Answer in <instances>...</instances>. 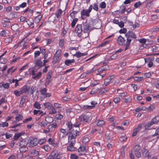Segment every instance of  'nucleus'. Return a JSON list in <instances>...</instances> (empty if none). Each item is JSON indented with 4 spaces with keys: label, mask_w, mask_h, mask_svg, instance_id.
Returning a JSON list of instances; mask_svg holds the SVG:
<instances>
[{
    "label": "nucleus",
    "mask_w": 159,
    "mask_h": 159,
    "mask_svg": "<svg viewBox=\"0 0 159 159\" xmlns=\"http://www.w3.org/2000/svg\"><path fill=\"white\" fill-rule=\"evenodd\" d=\"M29 71L30 74L32 75V78L34 80H36L39 79L42 75V73L41 72H39L36 73L37 70H35V68L34 67L30 68L29 69Z\"/></svg>",
    "instance_id": "1"
},
{
    "label": "nucleus",
    "mask_w": 159,
    "mask_h": 159,
    "mask_svg": "<svg viewBox=\"0 0 159 159\" xmlns=\"http://www.w3.org/2000/svg\"><path fill=\"white\" fill-rule=\"evenodd\" d=\"M80 134L79 131L73 129L71 132L69 131L68 136V140H75L76 137L79 136Z\"/></svg>",
    "instance_id": "2"
},
{
    "label": "nucleus",
    "mask_w": 159,
    "mask_h": 159,
    "mask_svg": "<svg viewBox=\"0 0 159 159\" xmlns=\"http://www.w3.org/2000/svg\"><path fill=\"white\" fill-rule=\"evenodd\" d=\"M82 27L83 32L84 33H87L89 34V33L92 30L91 27L89 23L87 21L85 23H83Z\"/></svg>",
    "instance_id": "3"
},
{
    "label": "nucleus",
    "mask_w": 159,
    "mask_h": 159,
    "mask_svg": "<svg viewBox=\"0 0 159 159\" xmlns=\"http://www.w3.org/2000/svg\"><path fill=\"white\" fill-rule=\"evenodd\" d=\"M79 118L81 121L86 122L90 121L92 118L90 114H83Z\"/></svg>",
    "instance_id": "4"
},
{
    "label": "nucleus",
    "mask_w": 159,
    "mask_h": 159,
    "mask_svg": "<svg viewBox=\"0 0 159 159\" xmlns=\"http://www.w3.org/2000/svg\"><path fill=\"white\" fill-rule=\"evenodd\" d=\"M68 142L70 143V145L67 147V149L70 151H76L77 149L74 147V145L76 143L75 140H68Z\"/></svg>",
    "instance_id": "5"
},
{
    "label": "nucleus",
    "mask_w": 159,
    "mask_h": 159,
    "mask_svg": "<svg viewBox=\"0 0 159 159\" xmlns=\"http://www.w3.org/2000/svg\"><path fill=\"white\" fill-rule=\"evenodd\" d=\"M75 32L77 34V36L79 37H80L82 36V32H83V29L82 25H77L76 26L75 30Z\"/></svg>",
    "instance_id": "6"
},
{
    "label": "nucleus",
    "mask_w": 159,
    "mask_h": 159,
    "mask_svg": "<svg viewBox=\"0 0 159 159\" xmlns=\"http://www.w3.org/2000/svg\"><path fill=\"white\" fill-rule=\"evenodd\" d=\"M27 42L23 40L19 42L18 44L15 45V46H17L18 47H22L21 48L24 50L27 48Z\"/></svg>",
    "instance_id": "7"
},
{
    "label": "nucleus",
    "mask_w": 159,
    "mask_h": 159,
    "mask_svg": "<svg viewBox=\"0 0 159 159\" xmlns=\"http://www.w3.org/2000/svg\"><path fill=\"white\" fill-rule=\"evenodd\" d=\"M34 66L37 67L38 69H40L44 66L43 62L41 61V59H37L34 61Z\"/></svg>",
    "instance_id": "8"
},
{
    "label": "nucleus",
    "mask_w": 159,
    "mask_h": 159,
    "mask_svg": "<svg viewBox=\"0 0 159 159\" xmlns=\"http://www.w3.org/2000/svg\"><path fill=\"white\" fill-rule=\"evenodd\" d=\"M127 41L126 43V46L125 48V50H126L127 49H128L130 46V43L131 42L132 39H134V38L132 37H130V36L129 35L127 36H125Z\"/></svg>",
    "instance_id": "9"
},
{
    "label": "nucleus",
    "mask_w": 159,
    "mask_h": 159,
    "mask_svg": "<svg viewBox=\"0 0 159 159\" xmlns=\"http://www.w3.org/2000/svg\"><path fill=\"white\" fill-rule=\"evenodd\" d=\"M125 40L124 38L121 36L120 35L117 39V42L118 44L120 45H125L126 46V43H125Z\"/></svg>",
    "instance_id": "10"
},
{
    "label": "nucleus",
    "mask_w": 159,
    "mask_h": 159,
    "mask_svg": "<svg viewBox=\"0 0 159 159\" xmlns=\"http://www.w3.org/2000/svg\"><path fill=\"white\" fill-rule=\"evenodd\" d=\"M38 143V139L37 138H32L30 142V147H33L36 146Z\"/></svg>",
    "instance_id": "11"
},
{
    "label": "nucleus",
    "mask_w": 159,
    "mask_h": 159,
    "mask_svg": "<svg viewBox=\"0 0 159 159\" xmlns=\"http://www.w3.org/2000/svg\"><path fill=\"white\" fill-rule=\"evenodd\" d=\"M103 64L104 65L102 66L99 68L98 69V72H100L102 71H106V70H108L109 69V66L106 64V63H103Z\"/></svg>",
    "instance_id": "12"
},
{
    "label": "nucleus",
    "mask_w": 159,
    "mask_h": 159,
    "mask_svg": "<svg viewBox=\"0 0 159 159\" xmlns=\"http://www.w3.org/2000/svg\"><path fill=\"white\" fill-rule=\"evenodd\" d=\"M19 26L17 24H15L12 25L11 26V29L14 31L18 33L20 32L19 30Z\"/></svg>",
    "instance_id": "13"
},
{
    "label": "nucleus",
    "mask_w": 159,
    "mask_h": 159,
    "mask_svg": "<svg viewBox=\"0 0 159 159\" xmlns=\"http://www.w3.org/2000/svg\"><path fill=\"white\" fill-rule=\"evenodd\" d=\"M2 20L4 21L2 24L4 27H7L9 25L11 22L10 19L7 18H4Z\"/></svg>",
    "instance_id": "14"
},
{
    "label": "nucleus",
    "mask_w": 159,
    "mask_h": 159,
    "mask_svg": "<svg viewBox=\"0 0 159 159\" xmlns=\"http://www.w3.org/2000/svg\"><path fill=\"white\" fill-rule=\"evenodd\" d=\"M58 126V124L56 123H53L52 124L49 125L48 126V129L51 130V132L54 131L55 128Z\"/></svg>",
    "instance_id": "15"
},
{
    "label": "nucleus",
    "mask_w": 159,
    "mask_h": 159,
    "mask_svg": "<svg viewBox=\"0 0 159 159\" xmlns=\"http://www.w3.org/2000/svg\"><path fill=\"white\" fill-rule=\"evenodd\" d=\"M30 154L33 157H37L39 154V151L36 149H33L30 151Z\"/></svg>",
    "instance_id": "16"
},
{
    "label": "nucleus",
    "mask_w": 159,
    "mask_h": 159,
    "mask_svg": "<svg viewBox=\"0 0 159 159\" xmlns=\"http://www.w3.org/2000/svg\"><path fill=\"white\" fill-rule=\"evenodd\" d=\"M30 90V86L27 85H25L21 89V92L22 93H26L29 91Z\"/></svg>",
    "instance_id": "17"
},
{
    "label": "nucleus",
    "mask_w": 159,
    "mask_h": 159,
    "mask_svg": "<svg viewBox=\"0 0 159 159\" xmlns=\"http://www.w3.org/2000/svg\"><path fill=\"white\" fill-rule=\"evenodd\" d=\"M78 151L79 152H87L85 146L84 145H81L78 149Z\"/></svg>",
    "instance_id": "18"
},
{
    "label": "nucleus",
    "mask_w": 159,
    "mask_h": 159,
    "mask_svg": "<svg viewBox=\"0 0 159 159\" xmlns=\"http://www.w3.org/2000/svg\"><path fill=\"white\" fill-rule=\"evenodd\" d=\"M128 35H129V36L130 37H133L134 39L137 38L136 34L134 33L133 32L131 31H128L125 34V36H128Z\"/></svg>",
    "instance_id": "19"
},
{
    "label": "nucleus",
    "mask_w": 159,
    "mask_h": 159,
    "mask_svg": "<svg viewBox=\"0 0 159 159\" xmlns=\"http://www.w3.org/2000/svg\"><path fill=\"white\" fill-rule=\"evenodd\" d=\"M28 143V142L25 140H20V142L19 143V145L20 147H25L27 145Z\"/></svg>",
    "instance_id": "20"
},
{
    "label": "nucleus",
    "mask_w": 159,
    "mask_h": 159,
    "mask_svg": "<svg viewBox=\"0 0 159 159\" xmlns=\"http://www.w3.org/2000/svg\"><path fill=\"white\" fill-rule=\"evenodd\" d=\"M15 34H14L11 37H9L5 39L4 40V41L6 43H9L11 42L13 38L15 37Z\"/></svg>",
    "instance_id": "21"
},
{
    "label": "nucleus",
    "mask_w": 159,
    "mask_h": 159,
    "mask_svg": "<svg viewBox=\"0 0 159 159\" xmlns=\"http://www.w3.org/2000/svg\"><path fill=\"white\" fill-rule=\"evenodd\" d=\"M45 120L48 124L52 122L53 121V119L52 117L48 116L45 118Z\"/></svg>",
    "instance_id": "22"
},
{
    "label": "nucleus",
    "mask_w": 159,
    "mask_h": 159,
    "mask_svg": "<svg viewBox=\"0 0 159 159\" xmlns=\"http://www.w3.org/2000/svg\"><path fill=\"white\" fill-rule=\"evenodd\" d=\"M66 125L67 126V127L68 128L69 131H71L73 126V124L71 121H66Z\"/></svg>",
    "instance_id": "23"
},
{
    "label": "nucleus",
    "mask_w": 159,
    "mask_h": 159,
    "mask_svg": "<svg viewBox=\"0 0 159 159\" xmlns=\"http://www.w3.org/2000/svg\"><path fill=\"white\" fill-rule=\"evenodd\" d=\"M7 52V51H6L3 54L1 55L0 56V62L1 63L5 64L7 62V59L5 58L2 57Z\"/></svg>",
    "instance_id": "24"
},
{
    "label": "nucleus",
    "mask_w": 159,
    "mask_h": 159,
    "mask_svg": "<svg viewBox=\"0 0 159 159\" xmlns=\"http://www.w3.org/2000/svg\"><path fill=\"white\" fill-rule=\"evenodd\" d=\"M81 16H86L87 17L89 16V13L88 12L87 10L84 9L82 10L81 12Z\"/></svg>",
    "instance_id": "25"
},
{
    "label": "nucleus",
    "mask_w": 159,
    "mask_h": 159,
    "mask_svg": "<svg viewBox=\"0 0 159 159\" xmlns=\"http://www.w3.org/2000/svg\"><path fill=\"white\" fill-rule=\"evenodd\" d=\"M87 55V53H82L80 52H78L74 55V56L76 57H80L86 55Z\"/></svg>",
    "instance_id": "26"
},
{
    "label": "nucleus",
    "mask_w": 159,
    "mask_h": 159,
    "mask_svg": "<svg viewBox=\"0 0 159 159\" xmlns=\"http://www.w3.org/2000/svg\"><path fill=\"white\" fill-rule=\"evenodd\" d=\"M75 61L74 59L71 60H66L65 61V64L67 66H69L72 63H74Z\"/></svg>",
    "instance_id": "27"
},
{
    "label": "nucleus",
    "mask_w": 159,
    "mask_h": 159,
    "mask_svg": "<svg viewBox=\"0 0 159 159\" xmlns=\"http://www.w3.org/2000/svg\"><path fill=\"white\" fill-rule=\"evenodd\" d=\"M45 107L48 109H50L52 107V105L49 102H46L44 103Z\"/></svg>",
    "instance_id": "28"
},
{
    "label": "nucleus",
    "mask_w": 159,
    "mask_h": 159,
    "mask_svg": "<svg viewBox=\"0 0 159 159\" xmlns=\"http://www.w3.org/2000/svg\"><path fill=\"white\" fill-rule=\"evenodd\" d=\"M60 131L63 134L62 137L66 136L67 135H69V132H67L66 129H60Z\"/></svg>",
    "instance_id": "29"
},
{
    "label": "nucleus",
    "mask_w": 159,
    "mask_h": 159,
    "mask_svg": "<svg viewBox=\"0 0 159 159\" xmlns=\"http://www.w3.org/2000/svg\"><path fill=\"white\" fill-rule=\"evenodd\" d=\"M42 16L41 15H38L35 17L34 20V22L36 23H39L41 19H42Z\"/></svg>",
    "instance_id": "30"
},
{
    "label": "nucleus",
    "mask_w": 159,
    "mask_h": 159,
    "mask_svg": "<svg viewBox=\"0 0 159 159\" xmlns=\"http://www.w3.org/2000/svg\"><path fill=\"white\" fill-rule=\"evenodd\" d=\"M143 156L145 157L149 158L151 157V156L149 155V153L148 151H146V150H145L143 152Z\"/></svg>",
    "instance_id": "31"
},
{
    "label": "nucleus",
    "mask_w": 159,
    "mask_h": 159,
    "mask_svg": "<svg viewBox=\"0 0 159 159\" xmlns=\"http://www.w3.org/2000/svg\"><path fill=\"white\" fill-rule=\"evenodd\" d=\"M152 120V122L155 124H156L159 121V116H156L154 118H153Z\"/></svg>",
    "instance_id": "32"
},
{
    "label": "nucleus",
    "mask_w": 159,
    "mask_h": 159,
    "mask_svg": "<svg viewBox=\"0 0 159 159\" xmlns=\"http://www.w3.org/2000/svg\"><path fill=\"white\" fill-rule=\"evenodd\" d=\"M26 22L27 23L28 25L32 28H33L34 27V23L33 21H31L30 20L28 19L26 21Z\"/></svg>",
    "instance_id": "33"
},
{
    "label": "nucleus",
    "mask_w": 159,
    "mask_h": 159,
    "mask_svg": "<svg viewBox=\"0 0 159 159\" xmlns=\"http://www.w3.org/2000/svg\"><path fill=\"white\" fill-rule=\"evenodd\" d=\"M19 150L21 152L23 153L27 151L28 148L26 147H20L19 148Z\"/></svg>",
    "instance_id": "34"
},
{
    "label": "nucleus",
    "mask_w": 159,
    "mask_h": 159,
    "mask_svg": "<svg viewBox=\"0 0 159 159\" xmlns=\"http://www.w3.org/2000/svg\"><path fill=\"white\" fill-rule=\"evenodd\" d=\"M62 13V11L61 9H58L55 13L56 17L58 18Z\"/></svg>",
    "instance_id": "35"
},
{
    "label": "nucleus",
    "mask_w": 159,
    "mask_h": 159,
    "mask_svg": "<svg viewBox=\"0 0 159 159\" xmlns=\"http://www.w3.org/2000/svg\"><path fill=\"white\" fill-rule=\"evenodd\" d=\"M153 124H154L152 122V121L148 123L145 126V129H148Z\"/></svg>",
    "instance_id": "36"
},
{
    "label": "nucleus",
    "mask_w": 159,
    "mask_h": 159,
    "mask_svg": "<svg viewBox=\"0 0 159 159\" xmlns=\"http://www.w3.org/2000/svg\"><path fill=\"white\" fill-rule=\"evenodd\" d=\"M43 113V111H41L40 110H34V115H36L39 116L41 115L42 116L44 114H42Z\"/></svg>",
    "instance_id": "37"
},
{
    "label": "nucleus",
    "mask_w": 159,
    "mask_h": 159,
    "mask_svg": "<svg viewBox=\"0 0 159 159\" xmlns=\"http://www.w3.org/2000/svg\"><path fill=\"white\" fill-rule=\"evenodd\" d=\"M2 87H3L5 89H8L10 86L9 83H5L4 82L1 83Z\"/></svg>",
    "instance_id": "38"
},
{
    "label": "nucleus",
    "mask_w": 159,
    "mask_h": 159,
    "mask_svg": "<svg viewBox=\"0 0 159 159\" xmlns=\"http://www.w3.org/2000/svg\"><path fill=\"white\" fill-rule=\"evenodd\" d=\"M59 57H57L55 56L54 55V57L53 58V59H52V63H53V64H54L57 63L59 60Z\"/></svg>",
    "instance_id": "39"
},
{
    "label": "nucleus",
    "mask_w": 159,
    "mask_h": 159,
    "mask_svg": "<svg viewBox=\"0 0 159 159\" xmlns=\"http://www.w3.org/2000/svg\"><path fill=\"white\" fill-rule=\"evenodd\" d=\"M38 124L39 126H40L41 127H45L47 125V123L43 121H39L38 122Z\"/></svg>",
    "instance_id": "40"
},
{
    "label": "nucleus",
    "mask_w": 159,
    "mask_h": 159,
    "mask_svg": "<svg viewBox=\"0 0 159 159\" xmlns=\"http://www.w3.org/2000/svg\"><path fill=\"white\" fill-rule=\"evenodd\" d=\"M40 52L42 55L47 53L45 48L44 47H41L39 48Z\"/></svg>",
    "instance_id": "41"
},
{
    "label": "nucleus",
    "mask_w": 159,
    "mask_h": 159,
    "mask_svg": "<svg viewBox=\"0 0 159 159\" xmlns=\"http://www.w3.org/2000/svg\"><path fill=\"white\" fill-rule=\"evenodd\" d=\"M78 18L74 19L72 21L71 23V26L72 28H73L75 26L76 23L78 21Z\"/></svg>",
    "instance_id": "42"
},
{
    "label": "nucleus",
    "mask_w": 159,
    "mask_h": 159,
    "mask_svg": "<svg viewBox=\"0 0 159 159\" xmlns=\"http://www.w3.org/2000/svg\"><path fill=\"white\" fill-rule=\"evenodd\" d=\"M21 135V133L15 134L14 137L13 139L14 140H17L20 137Z\"/></svg>",
    "instance_id": "43"
},
{
    "label": "nucleus",
    "mask_w": 159,
    "mask_h": 159,
    "mask_svg": "<svg viewBox=\"0 0 159 159\" xmlns=\"http://www.w3.org/2000/svg\"><path fill=\"white\" fill-rule=\"evenodd\" d=\"M52 70H50L48 73V74L46 77V80H50L51 79L52 77Z\"/></svg>",
    "instance_id": "44"
},
{
    "label": "nucleus",
    "mask_w": 159,
    "mask_h": 159,
    "mask_svg": "<svg viewBox=\"0 0 159 159\" xmlns=\"http://www.w3.org/2000/svg\"><path fill=\"white\" fill-rule=\"evenodd\" d=\"M34 106L35 108L40 109L41 107H40V105L38 102H36L34 105Z\"/></svg>",
    "instance_id": "45"
},
{
    "label": "nucleus",
    "mask_w": 159,
    "mask_h": 159,
    "mask_svg": "<svg viewBox=\"0 0 159 159\" xmlns=\"http://www.w3.org/2000/svg\"><path fill=\"white\" fill-rule=\"evenodd\" d=\"M111 81V79H109V78L106 79L104 80V85H105L106 86H107L110 84Z\"/></svg>",
    "instance_id": "46"
},
{
    "label": "nucleus",
    "mask_w": 159,
    "mask_h": 159,
    "mask_svg": "<svg viewBox=\"0 0 159 159\" xmlns=\"http://www.w3.org/2000/svg\"><path fill=\"white\" fill-rule=\"evenodd\" d=\"M105 124V122L104 120H98L97 123V125L98 126H102Z\"/></svg>",
    "instance_id": "47"
},
{
    "label": "nucleus",
    "mask_w": 159,
    "mask_h": 159,
    "mask_svg": "<svg viewBox=\"0 0 159 159\" xmlns=\"http://www.w3.org/2000/svg\"><path fill=\"white\" fill-rule=\"evenodd\" d=\"M23 118V116L19 114L17 116H16L15 117V119L17 121H19L22 120Z\"/></svg>",
    "instance_id": "48"
},
{
    "label": "nucleus",
    "mask_w": 159,
    "mask_h": 159,
    "mask_svg": "<svg viewBox=\"0 0 159 159\" xmlns=\"http://www.w3.org/2000/svg\"><path fill=\"white\" fill-rule=\"evenodd\" d=\"M141 147L139 145H136L134 147L133 150L134 152H136L139 151Z\"/></svg>",
    "instance_id": "49"
},
{
    "label": "nucleus",
    "mask_w": 159,
    "mask_h": 159,
    "mask_svg": "<svg viewBox=\"0 0 159 159\" xmlns=\"http://www.w3.org/2000/svg\"><path fill=\"white\" fill-rule=\"evenodd\" d=\"M25 101V98H24V97H22V98H21L20 102V107H22L23 104L24 103Z\"/></svg>",
    "instance_id": "50"
},
{
    "label": "nucleus",
    "mask_w": 159,
    "mask_h": 159,
    "mask_svg": "<svg viewBox=\"0 0 159 159\" xmlns=\"http://www.w3.org/2000/svg\"><path fill=\"white\" fill-rule=\"evenodd\" d=\"M8 124L6 122H2L0 123V127L8 126Z\"/></svg>",
    "instance_id": "51"
},
{
    "label": "nucleus",
    "mask_w": 159,
    "mask_h": 159,
    "mask_svg": "<svg viewBox=\"0 0 159 159\" xmlns=\"http://www.w3.org/2000/svg\"><path fill=\"white\" fill-rule=\"evenodd\" d=\"M14 93L16 96L18 97L20 96L21 94L22 93L21 92L20 89V91L17 90H15L14 92Z\"/></svg>",
    "instance_id": "52"
},
{
    "label": "nucleus",
    "mask_w": 159,
    "mask_h": 159,
    "mask_svg": "<svg viewBox=\"0 0 159 159\" xmlns=\"http://www.w3.org/2000/svg\"><path fill=\"white\" fill-rule=\"evenodd\" d=\"M30 90H29V91L28 92V93L29 94H32L34 93V92L35 90L34 89V87H30Z\"/></svg>",
    "instance_id": "53"
},
{
    "label": "nucleus",
    "mask_w": 159,
    "mask_h": 159,
    "mask_svg": "<svg viewBox=\"0 0 159 159\" xmlns=\"http://www.w3.org/2000/svg\"><path fill=\"white\" fill-rule=\"evenodd\" d=\"M13 68V67H12L8 69L7 71V74H9L11 71V74H12L16 70V68H15V69H14L12 70Z\"/></svg>",
    "instance_id": "54"
},
{
    "label": "nucleus",
    "mask_w": 159,
    "mask_h": 159,
    "mask_svg": "<svg viewBox=\"0 0 159 159\" xmlns=\"http://www.w3.org/2000/svg\"><path fill=\"white\" fill-rule=\"evenodd\" d=\"M50 109H51V110L50 111V114H54L56 113L57 111L56 109L53 106Z\"/></svg>",
    "instance_id": "55"
},
{
    "label": "nucleus",
    "mask_w": 159,
    "mask_h": 159,
    "mask_svg": "<svg viewBox=\"0 0 159 159\" xmlns=\"http://www.w3.org/2000/svg\"><path fill=\"white\" fill-rule=\"evenodd\" d=\"M64 44V39H61L59 42V45L60 47H62Z\"/></svg>",
    "instance_id": "56"
},
{
    "label": "nucleus",
    "mask_w": 159,
    "mask_h": 159,
    "mask_svg": "<svg viewBox=\"0 0 159 159\" xmlns=\"http://www.w3.org/2000/svg\"><path fill=\"white\" fill-rule=\"evenodd\" d=\"M47 91V89L46 88H44L40 90V92L41 93V94L43 95H44L45 94Z\"/></svg>",
    "instance_id": "57"
},
{
    "label": "nucleus",
    "mask_w": 159,
    "mask_h": 159,
    "mask_svg": "<svg viewBox=\"0 0 159 159\" xmlns=\"http://www.w3.org/2000/svg\"><path fill=\"white\" fill-rule=\"evenodd\" d=\"M77 12L76 11H73L70 14V16L71 18L73 19L75 17V15L77 14Z\"/></svg>",
    "instance_id": "58"
},
{
    "label": "nucleus",
    "mask_w": 159,
    "mask_h": 159,
    "mask_svg": "<svg viewBox=\"0 0 159 159\" xmlns=\"http://www.w3.org/2000/svg\"><path fill=\"white\" fill-rule=\"evenodd\" d=\"M42 148L47 152L49 151L50 150V147L48 145L43 146L42 147Z\"/></svg>",
    "instance_id": "59"
},
{
    "label": "nucleus",
    "mask_w": 159,
    "mask_h": 159,
    "mask_svg": "<svg viewBox=\"0 0 159 159\" xmlns=\"http://www.w3.org/2000/svg\"><path fill=\"white\" fill-rule=\"evenodd\" d=\"M40 51H36L34 52V57L35 58H36L37 57L39 56L40 54H41V52H40Z\"/></svg>",
    "instance_id": "60"
},
{
    "label": "nucleus",
    "mask_w": 159,
    "mask_h": 159,
    "mask_svg": "<svg viewBox=\"0 0 159 159\" xmlns=\"http://www.w3.org/2000/svg\"><path fill=\"white\" fill-rule=\"evenodd\" d=\"M120 8H121V9L120 11V13H121V14H123L125 11L126 9L125 7L124 6H121L120 7Z\"/></svg>",
    "instance_id": "61"
},
{
    "label": "nucleus",
    "mask_w": 159,
    "mask_h": 159,
    "mask_svg": "<svg viewBox=\"0 0 159 159\" xmlns=\"http://www.w3.org/2000/svg\"><path fill=\"white\" fill-rule=\"evenodd\" d=\"M79 157L75 154H72L70 155L71 159H77Z\"/></svg>",
    "instance_id": "62"
},
{
    "label": "nucleus",
    "mask_w": 159,
    "mask_h": 159,
    "mask_svg": "<svg viewBox=\"0 0 159 159\" xmlns=\"http://www.w3.org/2000/svg\"><path fill=\"white\" fill-rule=\"evenodd\" d=\"M55 56L57 57H60V56H61V50H57L55 54L54 55Z\"/></svg>",
    "instance_id": "63"
},
{
    "label": "nucleus",
    "mask_w": 159,
    "mask_h": 159,
    "mask_svg": "<svg viewBox=\"0 0 159 159\" xmlns=\"http://www.w3.org/2000/svg\"><path fill=\"white\" fill-rule=\"evenodd\" d=\"M152 5V1H148L147 2V4H146V7L147 8H150Z\"/></svg>",
    "instance_id": "64"
}]
</instances>
